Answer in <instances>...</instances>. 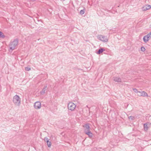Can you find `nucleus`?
Segmentation results:
<instances>
[{
    "label": "nucleus",
    "mask_w": 151,
    "mask_h": 151,
    "mask_svg": "<svg viewBox=\"0 0 151 151\" xmlns=\"http://www.w3.org/2000/svg\"><path fill=\"white\" fill-rule=\"evenodd\" d=\"M18 41V39L17 38L14 39L13 41L11 42L9 45L10 49L12 51L14 50L15 49V47L17 45Z\"/></svg>",
    "instance_id": "obj_1"
},
{
    "label": "nucleus",
    "mask_w": 151,
    "mask_h": 151,
    "mask_svg": "<svg viewBox=\"0 0 151 151\" xmlns=\"http://www.w3.org/2000/svg\"><path fill=\"white\" fill-rule=\"evenodd\" d=\"M13 101L15 105L19 106L21 103V99L18 96L16 95L13 98Z\"/></svg>",
    "instance_id": "obj_2"
},
{
    "label": "nucleus",
    "mask_w": 151,
    "mask_h": 151,
    "mask_svg": "<svg viewBox=\"0 0 151 151\" xmlns=\"http://www.w3.org/2000/svg\"><path fill=\"white\" fill-rule=\"evenodd\" d=\"M76 107V105L74 103L70 102L69 103L68 105V109L71 111H73Z\"/></svg>",
    "instance_id": "obj_3"
},
{
    "label": "nucleus",
    "mask_w": 151,
    "mask_h": 151,
    "mask_svg": "<svg viewBox=\"0 0 151 151\" xmlns=\"http://www.w3.org/2000/svg\"><path fill=\"white\" fill-rule=\"evenodd\" d=\"M98 38L99 40L104 42H107L108 41V39L106 37L103 35H98Z\"/></svg>",
    "instance_id": "obj_4"
},
{
    "label": "nucleus",
    "mask_w": 151,
    "mask_h": 151,
    "mask_svg": "<svg viewBox=\"0 0 151 151\" xmlns=\"http://www.w3.org/2000/svg\"><path fill=\"white\" fill-rule=\"evenodd\" d=\"M151 38V32L149 33L147 35L145 36L143 38V40L145 42H147Z\"/></svg>",
    "instance_id": "obj_5"
},
{
    "label": "nucleus",
    "mask_w": 151,
    "mask_h": 151,
    "mask_svg": "<svg viewBox=\"0 0 151 151\" xmlns=\"http://www.w3.org/2000/svg\"><path fill=\"white\" fill-rule=\"evenodd\" d=\"M34 106L35 109H39L41 107V103L40 101H36L34 103Z\"/></svg>",
    "instance_id": "obj_6"
},
{
    "label": "nucleus",
    "mask_w": 151,
    "mask_h": 151,
    "mask_svg": "<svg viewBox=\"0 0 151 151\" xmlns=\"http://www.w3.org/2000/svg\"><path fill=\"white\" fill-rule=\"evenodd\" d=\"M150 125L151 124L149 122L144 124V130L146 131H147L149 127H150Z\"/></svg>",
    "instance_id": "obj_7"
},
{
    "label": "nucleus",
    "mask_w": 151,
    "mask_h": 151,
    "mask_svg": "<svg viewBox=\"0 0 151 151\" xmlns=\"http://www.w3.org/2000/svg\"><path fill=\"white\" fill-rule=\"evenodd\" d=\"M112 79L114 81L118 83L121 82L122 81L121 79L119 77H114Z\"/></svg>",
    "instance_id": "obj_8"
},
{
    "label": "nucleus",
    "mask_w": 151,
    "mask_h": 151,
    "mask_svg": "<svg viewBox=\"0 0 151 151\" xmlns=\"http://www.w3.org/2000/svg\"><path fill=\"white\" fill-rule=\"evenodd\" d=\"M83 127L85 128L84 129V132H86L90 130L89 124L88 123H87L83 126Z\"/></svg>",
    "instance_id": "obj_9"
},
{
    "label": "nucleus",
    "mask_w": 151,
    "mask_h": 151,
    "mask_svg": "<svg viewBox=\"0 0 151 151\" xmlns=\"http://www.w3.org/2000/svg\"><path fill=\"white\" fill-rule=\"evenodd\" d=\"M151 8V6L149 5H146L143 6L142 8V10L143 11H146L150 9Z\"/></svg>",
    "instance_id": "obj_10"
},
{
    "label": "nucleus",
    "mask_w": 151,
    "mask_h": 151,
    "mask_svg": "<svg viewBox=\"0 0 151 151\" xmlns=\"http://www.w3.org/2000/svg\"><path fill=\"white\" fill-rule=\"evenodd\" d=\"M47 89V86H44L42 90L40 91V93L41 95H43L45 93V91Z\"/></svg>",
    "instance_id": "obj_11"
},
{
    "label": "nucleus",
    "mask_w": 151,
    "mask_h": 151,
    "mask_svg": "<svg viewBox=\"0 0 151 151\" xmlns=\"http://www.w3.org/2000/svg\"><path fill=\"white\" fill-rule=\"evenodd\" d=\"M85 133L86 134L88 135L89 137L90 138H91L93 136V134L91 132L90 130L85 132Z\"/></svg>",
    "instance_id": "obj_12"
},
{
    "label": "nucleus",
    "mask_w": 151,
    "mask_h": 151,
    "mask_svg": "<svg viewBox=\"0 0 151 151\" xmlns=\"http://www.w3.org/2000/svg\"><path fill=\"white\" fill-rule=\"evenodd\" d=\"M105 50L103 48H101L99 49L96 52V53L98 54H100L102 53Z\"/></svg>",
    "instance_id": "obj_13"
},
{
    "label": "nucleus",
    "mask_w": 151,
    "mask_h": 151,
    "mask_svg": "<svg viewBox=\"0 0 151 151\" xmlns=\"http://www.w3.org/2000/svg\"><path fill=\"white\" fill-rule=\"evenodd\" d=\"M119 140H117V139L116 141L115 140H114L113 139H111L110 141V143L111 144L114 145L115 144H116L118 142H119Z\"/></svg>",
    "instance_id": "obj_14"
},
{
    "label": "nucleus",
    "mask_w": 151,
    "mask_h": 151,
    "mask_svg": "<svg viewBox=\"0 0 151 151\" xmlns=\"http://www.w3.org/2000/svg\"><path fill=\"white\" fill-rule=\"evenodd\" d=\"M142 96H148V94L147 93L144 91H142Z\"/></svg>",
    "instance_id": "obj_15"
},
{
    "label": "nucleus",
    "mask_w": 151,
    "mask_h": 151,
    "mask_svg": "<svg viewBox=\"0 0 151 151\" xmlns=\"http://www.w3.org/2000/svg\"><path fill=\"white\" fill-rule=\"evenodd\" d=\"M5 36L4 35L3 33L0 31V38H4L5 37Z\"/></svg>",
    "instance_id": "obj_16"
},
{
    "label": "nucleus",
    "mask_w": 151,
    "mask_h": 151,
    "mask_svg": "<svg viewBox=\"0 0 151 151\" xmlns=\"http://www.w3.org/2000/svg\"><path fill=\"white\" fill-rule=\"evenodd\" d=\"M47 143L48 147H50L51 145V142L49 141V140H47Z\"/></svg>",
    "instance_id": "obj_17"
},
{
    "label": "nucleus",
    "mask_w": 151,
    "mask_h": 151,
    "mask_svg": "<svg viewBox=\"0 0 151 151\" xmlns=\"http://www.w3.org/2000/svg\"><path fill=\"white\" fill-rule=\"evenodd\" d=\"M85 13V11H84V8L83 9L81 10L80 11V14L81 15H82L83 14Z\"/></svg>",
    "instance_id": "obj_18"
},
{
    "label": "nucleus",
    "mask_w": 151,
    "mask_h": 151,
    "mask_svg": "<svg viewBox=\"0 0 151 151\" xmlns=\"http://www.w3.org/2000/svg\"><path fill=\"white\" fill-rule=\"evenodd\" d=\"M129 119L130 120H132L134 118V117L133 116H130L128 117Z\"/></svg>",
    "instance_id": "obj_19"
},
{
    "label": "nucleus",
    "mask_w": 151,
    "mask_h": 151,
    "mask_svg": "<svg viewBox=\"0 0 151 151\" xmlns=\"http://www.w3.org/2000/svg\"><path fill=\"white\" fill-rule=\"evenodd\" d=\"M137 93L138 96H142V91H138Z\"/></svg>",
    "instance_id": "obj_20"
},
{
    "label": "nucleus",
    "mask_w": 151,
    "mask_h": 151,
    "mask_svg": "<svg viewBox=\"0 0 151 151\" xmlns=\"http://www.w3.org/2000/svg\"><path fill=\"white\" fill-rule=\"evenodd\" d=\"M25 70L27 71H29L30 70L31 68H30L28 67H25Z\"/></svg>",
    "instance_id": "obj_21"
},
{
    "label": "nucleus",
    "mask_w": 151,
    "mask_h": 151,
    "mask_svg": "<svg viewBox=\"0 0 151 151\" xmlns=\"http://www.w3.org/2000/svg\"><path fill=\"white\" fill-rule=\"evenodd\" d=\"M141 50L142 52H144L145 50V48L143 47H142L141 48Z\"/></svg>",
    "instance_id": "obj_22"
},
{
    "label": "nucleus",
    "mask_w": 151,
    "mask_h": 151,
    "mask_svg": "<svg viewBox=\"0 0 151 151\" xmlns=\"http://www.w3.org/2000/svg\"><path fill=\"white\" fill-rule=\"evenodd\" d=\"M133 90L134 92L136 93H137L138 91L137 90L136 88H133Z\"/></svg>",
    "instance_id": "obj_23"
},
{
    "label": "nucleus",
    "mask_w": 151,
    "mask_h": 151,
    "mask_svg": "<svg viewBox=\"0 0 151 151\" xmlns=\"http://www.w3.org/2000/svg\"><path fill=\"white\" fill-rule=\"evenodd\" d=\"M44 140L46 142H47V140H49L48 138L47 137H45L44 138Z\"/></svg>",
    "instance_id": "obj_24"
}]
</instances>
